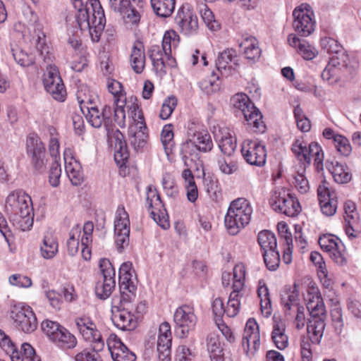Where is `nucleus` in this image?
Here are the masks:
<instances>
[{
	"instance_id": "obj_17",
	"label": "nucleus",
	"mask_w": 361,
	"mask_h": 361,
	"mask_svg": "<svg viewBox=\"0 0 361 361\" xmlns=\"http://www.w3.org/2000/svg\"><path fill=\"white\" fill-rule=\"evenodd\" d=\"M118 299H112V322L116 327L121 330H130L135 327L134 316L130 308L121 307L117 305Z\"/></svg>"
},
{
	"instance_id": "obj_40",
	"label": "nucleus",
	"mask_w": 361,
	"mask_h": 361,
	"mask_svg": "<svg viewBox=\"0 0 361 361\" xmlns=\"http://www.w3.org/2000/svg\"><path fill=\"white\" fill-rule=\"evenodd\" d=\"M243 338L247 340V342L252 343L255 348L258 345L260 334L258 324L254 319H249L247 320Z\"/></svg>"
},
{
	"instance_id": "obj_57",
	"label": "nucleus",
	"mask_w": 361,
	"mask_h": 361,
	"mask_svg": "<svg viewBox=\"0 0 361 361\" xmlns=\"http://www.w3.org/2000/svg\"><path fill=\"white\" fill-rule=\"evenodd\" d=\"M200 14L202 20L209 30H217L219 28V23L214 20L212 11L207 6H204V8H201Z\"/></svg>"
},
{
	"instance_id": "obj_3",
	"label": "nucleus",
	"mask_w": 361,
	"mask_h": 361,
	"mask_svg": "<svg viewBox=\"0 0 361 361\" xmlns=\"http://www.w3.org/2000/svg\"><path fill=\"white\" fill-rule=\"evenodd\" d=\"M252 207L245 198L232 201L225 216V226L231 235L237 234L251 219Z\"/></svg>"
},
{
	"instance_id": "obj_27",
	"label": "nucleus",
	"mask_w": 361,
	"mask_h": 361,
	"mask_svg": "<svg viewBox=\"0 0 361 361\" xmlns=\"http://www.w3.org/2000/svg\"><path fill=\"white\" fill-rule=\"evenodd\" d=\"M290 46L295 48L298 52L306 60L313 59L317 54V49L310 45L305 39H300L295 34L288 37Z\"/></svg>"
},
{
	"instance_id": "obj_54",
	"label": "nucleus",
	"mask_w": 361,
	"mask_h": 361,
	"mask_svg": "<svg viewBox=\"0 0 361 361\" xmlns=\"http://www.w3.org/2000/svg\"><path fill=\"white\" fill-rule=\"evenodd\" d=\"M322 49L326 51L328 54H339L341 51L343 47L341 44L336 39L331 37H324L321 39L320 42Z\"/></svg>"
},
{
	"instance_id": "obj_62",
	"label": "nucleus",
	"mask_w": 361,
	"mask_h": 361,
	"mask_svg": "<svg viewBox=\"0 0 361 361\" xmlns=\"http://www.w3.org/2000/svg\"><path fill=\"white\" fill-rule=\"evenodd\" d=\"M61 175V165L57 160L53 162L49 175V181L51 186L57 187L60 184V177Z\"/></svg>"
},
{
	"instance_id": "obj_22",
	"label": "nucleus",
	"mask_w": 361,
	"mask_h": 361,
	"mask_svg": "<svg viewBox=\"0 0 361 361\" xmlns=\"http://www.w3.org/2000/svg\"><path fill=\"white\" fill-rule=\"evenodd\" d=\"M148 53L154 68L157 73H165L166 63L169 64V62L173 61L171 55L164 52V49L159 45H152Z\"/></svg>"
},
{
	"instance_id": "obj_61",
	"label": "nucleus",
	"mask_w": 361,
	"mask_h": 361,
	"mask_svg": "<svg viewBox=\"0 0 361 361\" xmlns=\"http://www.w3.org/2000/svg\"><path fill=\"white\" fill-rule=\"evenodd\" d=\"M126 24L137 25L140 20V15L135 9L133 4L126 9L123 13L121 14Z\"/></svg>"
},
{
	"instance_id": "obj_39",
	"label": "nucleus",
	"mask_w": 361,
	"mask_h": 361,
	"mask_svg": "<svg viewBox=\"0 0 361 361\" xmlns=\"http://www.w3.org/2000/svg\"><path fill=\"white\" fill-rule=\"evenodd\" d=\"M331 173L335 182L338 184L348 183L351 179V175L346 171L345 166L338 162L327 164L326 166Z\"/></svg>"
},
{
	"instance_id": "obj_49",
	"label": "nucleus",
	"mask_w": 361,
	"mask_h": 361,
	"mask_svg": "<svg viewBox=\"0 0 361 361\" xmlns=\"http://www.w3.org/2000/svg\"><path fill=\"white\" fill-rule=\"evenodd\" d=\"M80 234L81 228L78 226L73 227L69 233V238L67 240V247L69 255L72 256L75 255L78 251Z\"/></svg>"
},
{
	"instance_id": "obj_12",
	"label": "nucleus",
	"mask_w": 361,
	"mask_h": 361,
	"mask_svg": "<svg viewBox=\"0 0 361 361\" xmlns=\"http://www.w3.org/2000/svg\"><path fill=\"white\" fill-rule=\"evenodd\" d=\"M115 243L119 252L129 244L130 220L123 206L118 207L114 222Z\"/></svg>"
},
{
	"instance_id": "obj_7",
	"label": "nucleus",
	"mask_w": 361,
	"mask_h": 361,
	"mask_svg": "<svg viewBox=\"0 0 361 361\" xmlns=\"http://www.w3.org/2000/svg\"><path fill=\"white\" fill-rule=\"evenodd\" d=\"M10 317L23 332L30 334L37 327V321L32 308L24 304L17 303L11 307Z\"/></svg>"
},
{
	"instance_id": "obj_2",
	"label": "nucleus",
	"mask_w": 361,
	"mask_h": 361,
	"mask_svg": "<svg viewBox=\"0 0 361 361\" xmlns=\"http://www.w3.org/2000/svg\"><path fill=\"white\" fill-rule=\"evenodd\" d=\"M5 209L13 224L23 231L30 230L33 224L31 197L22 191H13L6 200Z\"/></svg>"
},
{
	"instance_id": "obj_33",
	"label": "nucleus",
	"mask_w": 361,
	"mask_h": 361,
	"mask_svg": "<svg viewBox=\"0 0 361 361\" xmlns=\"http://www.w3.org/2000/svg\"><path fill=\"white\" fill-rule=\"evenodd\" d=\"M207 349L212 361H224V350L215 333H210L206 338Z\"/></svg>"
},
{
	"instance_id": "obj_64",
	"label": "nucleus",
	"mask_w": 361,
	"mask_h": 361,
	"mask_svg": "<svg viewBox=\"0 0 361 361\" xmlns=\"http://www.w3.org/2000/svg\"><path fill=\"white\" fill-rule=\"evenodd\" d=\"M294 186L302 194L307 192L310 190L308 180L302 172H298L294 176Z\"/></svg>"
},
{
	"instance_id": "obj_8",
	"label": "nucleus",
	"mask_w": 361,
	"mask_h": 361,
	"mask_svg": "<svg viewBox=\"0 0 361 361\" xmlns=\"http://www.w3.org/2000/svg\"><path fill=\"white\" fill-rule=\"evenodd\" d=\"M293 16L294 18L293 27L298 35L301 37H307L313 32L315 22L312 19L313 12L309 4H302L295 8Z\"/></svg>"
},
{
	"instance_id": "obj_48",
	"label": "nucleus",
	"mask_w": 361,
	"mask_h": 361,
	"mask_svg": "<svg viewBox=\"0 0 361 361\" xmlns=\"http://www.w3.org/2000/svg\"><path fill=\"white\" fill-rule=\"evenodd\" d=\"M219 76L212 73L210 78L204 79L199 82V87L207 94H212L217 92L220 88L218 82Z\"/></svg>"
},
{
	"instance_id": "obj_13",
	"label": "nucleus",
	"mask_w": 361,
	"mask_h": 361,
	"mask_svg": "<svg viewBox=\"0 0 361 361\" xmlns=\"http://www.w3.org/2000/svg\"><path fill=\"white\" fill-rule=\"evenodd\" d=\"M318 242L321 248L329 253L335 263L340 266L346 263L345 247L338 238L331 234H324L319 237Z\"/></svg>"
},
{
	"instance_id": "obj_31",
	"label": "nucleus",
	"mask_w": 361,
	"mask_h": 361,
	"mask_svg": "<svg viewBox=\"0 0 361 361\" xmlns=\"http://www.w3.org/2000/svg\"><path fill=\"white\" fill-rule=\"evenodd\" d=\"M240 47L243 49L246 59L251 62L255 63L259 59L262 50L259 47V42L255 37L250 36L245 38L240 44Z\"/></svg>"
},
{
	"instance_id": "obj_15",
	"label": "nucleus",
	"mask_w": 361,
	"mask_h": 361,
	"mask_svg": "<svg viewBox=\"0 0 361 361\" xmlns=\"http://www.w3.org/2000/svg\"><path fill=\"white\" fill-rule=\"evenodd\" d=\"M241 152L245 161L251 165L262 166L266 162L265 146L257 140H245L242 144Z\"/></svg>"
},
{
	"instance_id": "obj_59",
	"label": "nucleus",
	"mask_w": 361,
	"mask_h": 361,
	"mask_svg": "<svg viewBox=\"0 0 361 361\" xmlns=\"http://www.w3.org/2000/svg\"><path fill=\"white\" fill-rule=\"evenodd\" d=\"M176 105L177 99L174 97H168L162 104L159 113V117L163 120L169 118L171 115L172 112L173 111Z\"/></svg>"
},
{
	"instance_id": "obj_28",
	"label": "nucleus",
	"mask_w": 361,
	"mask_h": 361,
	"mask_svg": "<svg viewBox=\"0 0 361 361\" xmlns=\"http://www.w3.org/2000/svg\"><path fill=\"white\" fill-rule=\"evenodd\" d=\"M130 63L136 73H141L145 66V53L142 42L136 41L133 43L130 55Z\"/></svg>"
},
{
	"instance_id": "obj_20",
	"label": "nucleus",
	"mask_w": 361,
	"mask_h": 361,
	"mask_svg": "<svg viewBox=\"0 0 361 361\" xmlns=\"http://www.w3.org/2000/svg\"><path fill=\"white\" fill-rule=\"evenodd\" d=\"M307 309L312 317H326V308L320 293L317 288L308 290L305 297Z\"/></svg>"
},
{
	"instance_id": "obj_32",
	"label": "nucleus",
	"mask_w": 361,
	"mask_h": 361,
	"mask_svg": "<svg viewBox=\"0 0 361 361\" xmlns=\"http://www.w3.org/2000/svg\"><path fill=\"white\" fill-rule=\"evenodd\" d=\"M325 317H312L309 319L307 331L313 343H319L326 326Z\"/></svg>"
},
{
	"instance_id": "obj_35",
	"label": "nucleus",
	"mask_w": 361,
	"mask_h": 361,
	"mask_svg": "<svg viewBox=\"0 0 361 361\" xmlns=\"http://www.w3.org/2000/svg\"><path fill=\"white\" fill-rule=\"evenodd\" d=\"M65 169L71 183L74 185H79L82 183L83 174L80 164L73 158L68 161L65 158Z\"/></svg>"
},
{
	"instance_id": "obj_50",
	"label": "nucleus",
	"mask_w": 361,
	"mask_h": 361,
	"mask_svg": "<svg viewBox=\"0 0 361 361\" xmlns=\"http://www.w3.org/2000/svg\"><path fill=\"white\" fill-rule=\"evenodd\" d=\"M262 255L267 269L270 271H275L279 267L280 263V255L277 249H271L263 252Z\"/></svg>"
},
{
	"instance_id": "obj_24",
	"label": "nucleus",
	"mask_w": 361,
	"mask_h": 361,
	"mask_svg": "<svg viewBox=\"0 0 361 361\" xmlns=\"http://www.w3.org/2000/svg\"><path fill=\"white\" fill-rule=\"evenodd\" d=\"M111 142L114 144L115 161L118 166L122 167L129 157L123 135L118 130H116L111 138Z\"/></svg>"
},
{
	"instance_id": "obj_52",
	"label": "nucleus",
	"mask_w": 361,
	"mask_h": 361,
	"mask_svg": "<svg viewBox=\"0 0 361 361\" xmlns=\"http://www.w3.org/2000/svg\"><path fill=\"white\" fill-rule=\"evenodd\" d=\"M106 88L109 92L114 96V100L126 98V94L123 90V85L118 80L108 78L106 80Z\"/></svg>"
},
{
	"instance_id": "obj_16",
	"label": "nucleus",
	"mask_w": 361,
	"mask_h": 361,
	"mask_svg": "<svg viewBox=\"0 0 361 361\" xmlns=\"http://www.w3.org/2000/svg\"><path fill=\"white\" fill-rule=\"evenodd\" d=\"M172 334L171 325L164 322L159 325L157 338V353L160 361H170Z\"/></svg>"
},
{
	"instance_id": "obj_34",
	"label": "nucleus",
	"mask_w": 361,
	"mask_h": 361,
	"mask_svg": "<svg viewBox=\"0 0 361 361\" xmlns=\"http://www.w3.org/2000/svg\"><path fill=\"white\" fill-rule=\"evenodd\" d=\"M186 146L194 145L198 150L207 152L212 150L213 143L211 136L207 133L197 132L186 141Z\"/></svg>"
},
{
	"instance_id": "obj_43",
	"label": "nucleus",
	"mask_w": 361,
	"mask_h": 361,
	"mask_svg": "<svg viewBox=\"0 0 361 361\" xmlns=\"http://www.w3.org/2000/svg\"><path fill=\"white\" fill-rule=\"evenodd\" d=\"M258 243L263 252L277 248V242L275 235L267 230L260 231L257 238Z\"/></svg>"
},
{
	"instance_id": "obj_23",
	"label": "nucleus",
	"mask_w": 361,
	"mask_h": 361,
	"mask_svg": "<svg viewBox=\"0 0 361 361\" xmlns=\"http://www.w3.org/2000/svg\"><path fill=\"white\" fill-rule=\"evenodd\" d=\"M214 137L224 154L231 157L234 153L237 147L236 139L232 135L229 129L219 128L218 132L215 133Z\"/></svg>"
},
{
	"instance_id": "obj_30",
	"label": "nucleus",
	"mask_w": 361,
	"mask_h": 361,
	"mask_svg": "<svg viewBox=\"0 0 361 361\" xmlns=\"http://www.w3.org/2000/svg\"><path fill=\"white\" fill-rule=\"evenodd\" d=\"M286 325L279 317L274 318L271 338L279 350L285 349L288 344V337L286 334Z\"/></svg>"
},
{
	"instance_id": "obj_37",
	"label": "nucleus",
	"mask_w": 361,
	"mask_h": 361,
	"mask_svg": "<svg viewBox=\"0 0 361 361\" xmlns=\"http://www.w3.org/2000/svg\"><path fill=\"white\" fill-rule=\"evenodd\" d=\"M236 56V52L233 49H227L221 52L216 61V66L218 71L222 75L228 76L231 73V66L228 64Z\"/></svg>"
},
{
	"instance_id": "obj_26",
	"label": "nucleus",
	"mask_w": 361,
	"mask_h": 361,
	"mask_svg": "<svg viewBox=\"0 0 361 361\" xmlns=\"http://www.w3.org/2000/svg\"><path fill=\"white\" fill-rule=\"evenodd\" d=\"M80 93L78 94V99L80 104V107L82 113L85 115L88 122L94 128H99L104 124L105 126V119L102 116V113L95 106H85V104L90 102L91 99H81Z\"/></svg>"
},
{
	"instance_id": "obj_5",
	"label": "nucleus",
	"mask_w": 361,
	"mask_h": 361,
	"mask_svg": "<svg viewBox=\"0 0 361 361\" xmlns=\"http://www.w3.org/2000/svg\"><path fill=\"white\" fill-rule=\"evenodd\" d=\"M245 276V267L243 264H238L233 268V291L230 293L226 314L229 317H234L240 310V302L243 295L240 293L244 286Z\"/></svg>"
},
{
	"instance_id": "obj_51",
	"label": "nucleus",
	"mask_w": 361,
	"mask_h": 361,
	"mask_svg": "<svg viewBox=\"0 0 361 361\" xmlns=\"http://www.w3.org/2000/svg\"><path fill=\"white\" fill-rule=\"evenodd\" d=\"M126 104V98L117 99L114 101L116 106L114 109V118L120 126L125 124L126 113L125 106Z\"/></svg>"
},
{
	"instance_id": "obj_4",
	"label": "nucleus",
	"mask_w": 361,
	"mask_h": 361,
	"mask_svg": "<svg viewBox=\"0 0 361 361\" xmlns=\"http://www.w3.org/2000/svg\"><path fill=\"white\" fill-rule=\"evenodd\" d=\"M232 101L233 106L243 114L248 126H252L255 131L264 132L265 126L262 115L245 94H235Z\"/></svg>"
},
{
	"instance_id": "obj_14",
	"label": "nucleus",
	"mask_w": 361,
	"mask_h": 361,
	"mask_svg": "<svg viewBox=\"0 0 361 361\" xmlns=\"http://www.w3.org/2000/svg\"><path fill=\"white\" fill-rule=\"evenodd\" d=\"M75 323L85 341L92 343L95 350H102L104 343L102 335L90 317L86 316L76 317Z\"/></svg>"
},
{
	"instance_id": "obj_25",
	"label": "nucleus",
	"mask_w": 361,
	"mask_h": 361,
	"mask_svg": "<svg viewBox=\"0 0 361 361\" xmlns=\"http://www.w3.org/2000/svg\"><path fill=\"white\" fill-rule=\"evenodd\" d=\"M129 142L135 151L142 149L147 143L148 137L146 124L140 123L129 127Z\"/></svg>"
},
{
	"instance_id": "obj_19",
	"label": "nucleus",
	"mask_w": 361,
	"mask_h": 361,
	"mask_svg": "<svg viewBox=\"0 0 361 361\" xmlns=\"http://www.w3.org/2000/svg\"><path fill=\"white\" fill-rule=\"evenodd\" d=\"M176 22L185 35L194 34L198 29L197 16L189 6H183L178 11Z\"/></svg>"
},
{
	"instance_id": "obj_47",
	"label": "nucleus",
	"mask_w": 361,
	"mask_h": 361,
	"mask_svg": "<svg viewBox=\"0 0 361 361\" xmlns=\"http://www.w3.org/2000/svg\"><path fill=\"white\" fill-rule=\"evenodd\" d=\"M178 42V35L174 30H169L164 35L161 47L164 49V52L171 55L172 49H176Z\"/></svg>"
},
{
	"instance_id": "obj_45",
	"label": "nucleus",
	"mask_w": 361,
	"mask_h": 361,
	"mask_svg": "<svg viewBox=\"0 0 361 361\" xmlns=\"http://www.w3.org/2000/svg\"><path fill=\"white\" fill-rule=\"evenodd\" d=\"M54 343L63 348L71 349L76 346L77 339L73 334L63 327Z\"/></svg>"
},
{
	"instance_id": "obj_56",
	"label": "nucleus",
	"mask_w": 361,
	"mask_h": 361,
	"mask_svg": "<svg viewBox=\"0 0 361 361\" xmlns=\"http://www.w3.org/2000/svg\"><path fill=\"white\" fill-rule=\"evenodd\" d=\"M101 350H95L94 345L92 349H84L75 356V361H103L98 352Z\"/></svg>"
},
{
	"instance_id": "obj_6",
	"label": "nucleus",
	"mask_w": 361,
	"mask_h": 361,
	"mask_svg": "<svg viewBox=\"0 0 361 361\" xmlns=\"http://www.w3.org/2000/svg\"><path fill=\"white\" fill-rule=\"evenodd\" d=\"M291 149L300 161L310 164L311 159L313 158L317 171L323 170L324 152L317 143L312 142L307 147L306 143L297 140L293 142Z\"/></svg>"
},
{
	"instance_id": "obj_18",
	"label": "nucleus",
	"mask_w": 361,
	"mask_h": 361,
	"mask_svg": "<svg viewBox=\"0 0 361 361\" xmlns=\"http://www.w3.org/2000/svg\"><path fill=\"white\" fill-rule=\"evenodd\" d=\"M27 152L32 157V161L37 170H42L44 165L45 147L37 134H30L26 141Z\"/></svg>"
},
{
	"instance_id": "obj_38",
	"label": "nucleus",
	"mask_w": 361,
	"mask_h": 361,
	"mask_svg": "<svg viewBox=\"0 0 361 361\" xmlns=\"http://www.w3.org/2000/svg\"><path fill=\"white\" fill-rule=\"evenodd\" d=\"M151 5L157 16L168 18L174 11L176 0H151Z\"/></svg>"
},
{
	"instance_id": "obj_46",
	"label": "nucleus",
	"mask_w": 361,
	"mask_h": 361,
	"mask_svg": "<svg viewBox=\"0 0 361 361\" xmlns=\"http://www.w3.org/2000/svg\"><path fill=\"white\" fill-rule=\"evenodd\" d=\"M63 326L56 322L45 320L42 323V329L46 336L54 343L56 339L61 330Z\"/></svg>"
},
{
	"instance_id": "obj_60",
	"label": "nucleus",
	"mask_w": 361,
	"mask_h": 361,
	"mask_svg": "<svg viewBox=\"0 0 361 361\" xmlns=\"http://www.w3.org/2000/svg\"><path fill=\"white\" fill-rule=\"evenodd\" d=\"M345 221L347 222V225L345 226V231L349 239L353 240L359 238L361 233L360 219H350Z\"/></svg>"
},
{
	"instance_id": "obj_9",
	"label": "nucleus",
	"mask_w": 361,
	"mask_h": 361,
	"mask_svg": "<svg viewBox=\"0 0 361 361\" xmlns=\"http://www.w3.org/2000/svg\"><path fill=\"white\" fill-rule=\"evenodd\" d=\"M43 84L45 90L51 97L59 102H63L66 97V90L56 66L49 64L43 75Z\"/></svg>"
},
{
	"instance_id": "obj_63",
	"label": "nucleus",
	"mask_w": 361,
	"mask_h": 361,
	"mask_svg": "<svg viewBox=\"0 0 361 361\" xmlns=\"http://www.w3.org/2000/svg\"><path fill=\"white\" fill-rule=\"evenodd\" d=\"M127 108L128 109V113L133 121L131 125H137L140 123L146 124L142 111L137 104L133 103L128 106Z\"/></svg>"
},
{
	"instance_id": "obj_36",
	"label": "nucleus",
	"mask_w": 361,
	"mask_h": 361,
	"mask_svg": "<svg viewBox=\"0 0 361 361\" xmlns=\"http://www.w3.org/2000/svg\"><path fill=\"white\" fill-rule=\"evenodd\" d=\"M329 64L335 70H341V68H347L357 71L359 69V62H351L349 56L343 50L339 51V54L333 55L329 60Z\"/></svg>"
},
{
	"instance_id": "obj_1",
	"label": "nucleus",
	"mask_w": 361,
	"mask_h": 361,
	"mask_svg": "<svg viewBox=\"0 0 361 361\" xmlns=\"http://www.w3.org/2000/svg\"><path fill=\"white\" fill-rule=\"evenodd\" d=\"M73 4L78 10L75 18L78 27L82 31L89 32L92 42H98L106 24L99 0H87L85 4L82 0H73Z\"/></svg>"
},
{
	"instance_id": "obj_41",
	"label": "nucleus",
	"mask_w": 361,
	"mask_h": 361,
	"mask_svg": "<svg viewBox=\"0 0 361 361\" xmlns=\"http://www.w3.org/2000/svg\"><path fill=\"white\" fill-rule=\"evenodd\" d=\"M36 48L42 60L48 65L51 64L50 63L52 62L54 57L51 51V49L46 43L45 35L43 32H39L37 35Z\"/></svg>"
},
{
	"instance_id": "obj_21",
	"label": "nucleus",
	"mask_w": 361,
	"mask_h": 361,
	"mask_svg": "<svg viewBox=\"0 0 361 361\" xmlns=\"http://www.w3.org/2000/svg\"><path fill=\"white\" fill-rule=\"evenodd\" d=\"M108 348L114 361H135L136 359L135 355L116 336L109 340Z\"/></svg>"
},
{
	"instance_id": "obj_10",
	"label": "nucleus",
	"mask_w": 361,
	"mask_h": 361,
	"mask_svg": "<svg viewBox=\"0 0 361 361\" xmlns=\"http://www.w3.org/2000/svg\"><path fill=\"white\" fill-rule=\"evenodd\" d=\"M173 321L176 334L180 338H186L195 329L197 323L193 307L185 305L177 308L173 315Z\"/></svg>"
},
{
	"instance_id": "obj_44",
	"label": "nucleus",
	"mask_w": 361,
	"mask_h": 361,
	"mask_svg": "<svg viewBox=\"0 0 361 361\" xmlns=\"http://www.w3.org/2000/svg\"><path fill=\"white\" fill-rule=\"evenodd\" d=\"M40 250L44 258L51 259L58 252V243L51 235H45Z\"/></svg>"
},
{
	"instance_id": "obj_42",
	"label": "nucleus",
	"mask_w": 361,
	"mask_h": 361,
	"mask_svg": "<svg viewBox=\"0 0 361 361\" xmlns=\"http://www.w3.org/2000/svg\"><path fill=\"white\" fill-rule=\"evenodd\" d=\"M115 286V279L103 278V281L97 282L95 286V294L99 299L105 300L111 295Z\"/></svg>"
},
{
	"instance_id": "obj_29",
	"label": "nucleus",
	"mask_w": 361,
	"mask_h": 361,
	"mask_svg": "<svg viewBox=\"0 0 361 361\" xmlns=\"http://www.w3.org/2000/svg\"><path fill=\"white\" fill-rule=\"evenodd\" d=\"M298 296L299 290L296 283H294L292 288L285 290L281 295V303L286 315H291L292 312H294L295 309L300 306Z\"/></svg>"
},
{
	"instance_id": "obj_53",
	"label": "nucleus",
	"mask_w": 361,
	"mask_h": 361,
	"mask_svg": "<svg viewBox=\"0 0 361 361\" xmlns=\"http://www.w3.org/2000/svg\"><path fill=\"white\" fill-rule=\"evenodd\" d=\"M12 51L15 61L20 66L27 67L34 63V56L32 54H29L19 48L12 49Z\"/></svg>"
},
{
	"instance_id": "obj_58",
	"label": "nucleus",
	"mask_w": 361,
	"mask_h": 361,
	"mask_svg": "<svg viewBox=\"0 0 361 361\" xmlns=\"http://www.w3.org/2000/svg\"><path fill=\"white\" fill-rule=\"evenodd\" d=\"M119 288L120 290L131 289V291L136 290V276L135 272L126 274V275H120Z\"/></svg>"
},
{
	"instance_id": "obj_11",
	"label": "nucleus",
	"mask_w": 361,
	"mask_h": 361,
	"mask_svg": "<svg viewBox=\"0 0 361 361\" xmlns=\"http://www.w3.org/2000/svg\"><path fill=\"white\" fill-rule=\"evenodd\" d=\"M270 204L274 210L288 216H295L300 212L298 200L284 190L276 191L271 198Z\"/></svg>"
},
{
	"instance_id": "obj_55",
	"label": "nucleus",
	"mask_w": 361,
	"mask_h": 361,
	"mask_svg": "<svg viewBox=\"0 0 361 361\" xmlns=\"http://www.w3.org/2000/svg\"><path fill=\"white\" fill-rule=\"evenodd\" d=\"M334 145L337 151L343 156H348L352 151L349 140L341 135H338L334 137Z\"/></svg>"
}]
</instances>
